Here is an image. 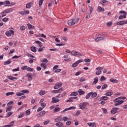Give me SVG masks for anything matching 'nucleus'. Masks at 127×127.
I'll return each instance as SVG.
<instances>
[{"instance_id": "dca6fc26", "label": "nucleus", "mask_w": 127, "mask_h": 127, "mask_svg": "<svg viewBox=\"0 0 127 127\" xmlns=\"http://www.w3.org/2000/svg\"><path fill=\"white\" fill-rule=\"evenodd\" d=\"M98 81H99V78H98V77H95L94 80L93 81V82L92 83V85H95V84H97V83H98Z\"/></svg>"}, {"instance_id": "1a4fd4ad", "label": "nucleus", "mask_w": 127, "mask_h": 127, "mask_svg": "<svg viewBox=\"0 0 127 127\" xmlns=\"http://www.w3.org/2000/svg\"><path fill=\"white\" fill-rule=\"evenodd\" d=\"M102 69H103V68L102 67H97L96 68V70H98V71L96 72V75H101V73H102Z\"/></svg>"}, {"instance_id": "e2e57ef3", "label": "nucleus", "mask_w": 127, "mask_h": 127, "mask_svg": "<svg viewBox=\"0 0 127 127\" xmlns=\"http://www.w3.org/2000/svg\"><path fill=\"white\" fill-rule=\"evenodd\" d=\"M20 29H21V30H25V26L22 25L20 27Z\"/></svg>"}, {"instance_id": "ddd939ff", "label": "nucleus", "mask_w": 127, "mask_h": 127, "mask_svg": "<svg viewBox=\"0 0 127 127\" xmlns=\"http://www.w3.org/2000/svg\"><path fill=\"white\" fill-rule=\"evenodd\" d=\"M56 126L57 127H64V124L61 122H58L56 124Z\"/></svg>"}, {"instance_id": "49530a36", "label": "nucleus", "mask_w": 127, "mask_h": 127, "mask_svg": "<svg viewBox=\"0 0 127 127\" xmlns=\"http://www.w3.org/2000/svg\"><path fill=\"white\" fill-rule=\"evenodd\" d=\"M24 114L23 113H21L20 115H18V119H21V118H23Z\"/></svg>"}, {"instance_id": "2f4dec72", "label": "nucleus", "mask_w": 127, "mask_h": 127, "mask_svg": "<svg viewBox=\"0 0 127 127\" xmlns=\"http://www.w3.org/2000/svg\"><path fill=\"white\" fill-rule=\"evenodd\" d=\"M13 114V112H8L7 115L5 117V118H9V117H10V116H11V115H12Z\"/></svg>"}, {"instance_id": "4be33fe9", "label": "nucleus", "mask_w": 127, "mask_h": 127, "mask_svg": "<svg viewBox=\"0 0 127 127\" xmlns=\"http://www.w3.org/2000/svg\"><path fill=\"white\" fill-rule=\"evenodd\" d=\"M104 95L105 96H108V97H111V96L113 95V92H106Z\"/></svg>"}, {"instance_id": "052dcab7", "label": "nucleus", "mask_w": 127, "mask_h": 127, "mask_svg": "<svg viewBox=\"0 0 127 127\" xmlns=\"http://www.w3.org/2000/svg\"><path fill=\"white\" fill-rule=\"evenodd\" d=\"M8 19H9L8 18L5 17V18H4L2 19V21H3L4 22H6V21H8Z\"/></svg>"}, {"instance_id": "37998d69", "label": "nucleus", "mask_w": 127, "mask_h": 127, "mask_svg": "<svg viewBox=\"0 0 127 127\" xmlns=\"http://www.w3.org/2000/svg\"><path fill=\"white\" fill-rule=\"evenodd\" d=\"M34 69L31 68V67H27V70L29 72H32Z\"/></svg>"}, {"instance_id": "6ab92c4d", "label": "nucleus", "mask_w": 127, "mask_h": 127, "mask_svg": "<svg viewBox=\"0 0 127 127\" xmlns=\"http://www.w3.org/2000/svg\"><path fill=\"white\" fill-rule=\"evenodd\" d=\"M97 92H90V95L92 96V97H93V98H96V97H97Z\"/></svg>"}, {"instance_id": "0eeeda50", "label": "nucleus", "mask_w": 127, "mask_h": 127, "mask_svg": "<svg viewBox=\"0 0 127 127\" xmlns=\"http://www.w3.org/2000/svg\"><path fill=\"white\" fill-rule=\"evenodd\" d=\"M64 89L63 87L60 88L59 90H53L52 91V94H59L63 91Z\"/></svg>"}, {"instance_id": "13d9d810", "label": "nucleus", "mask_w": 127, "mask_h": 127, "mask_svg": "<svg viewBox=\"0 0 127 127\" xmlns=\"http://www.w3.org/2000/svg\"><path fill=\"white\" fill-rule=\"evenodd\" d=\"M85 62H86L87 63H90L91 62V60L89 59H86L84 60Z\"/></svg>"}, {"instance_id": "f3484780", "label": "nucleus", "mask_w": 127, "mask_h": 127, "mask_svg": "<svg viewBox=\"0 0 127 127\" xmlns=\"http://www.w3.org/2000/svg\"><path fill=\"white\" fill-rule=\"evenodd\" d=\"M21 93H22L23 95H24L25 94H28V93H29V91H28V90L27 89L22 90L21 91Z\"/></svg>"}, {"instance_id": "ea45409f", "label": "nucleus", "mask_w": 127, "mask_h": 127, "mask_svg": "<svg viewBox=\"0 0 127 127\" xmlns=\"http://www.w3.org/2000/svg\"><path fill=\"white\" fill-rule=\"evenodd\" d=\"M107 25L108 27H110L113 25V22L112 21L108 22L107 24Z\"/></svg>"}, {"instance_id": "9b49d317", "label": "nucleus", "mask_w": 127, "mask_h": 127, "mask_svg": "<svg viewBox=\"0 0 127 127\" xmlns=\"http://www.w3.org/2000/svg\"><path fill=\"white\" fill-rule=\"evenodd\" d=\"M62 121H63V120L62 119V118L60 116H59L58 118H57L55 120V122L56 123H59V122H62Z\"/></svg>"}, {"instance_id": "bf43d9fd", "label": "nucleus", "mask_w": 127, "mask_h": 127, "mask_svg": "<svg viewBox=\"0 0 127 127\" xmlns=\"http://www.w3.org/2000/svg\"><path fill=\"white\" fill-rule=\"evenodd\" d=\"M106 80V77L104 76H102L100 78V81H105Z\"/></svg>"}, {"instance_id": "f257e3e1", "label": "nucleus", "mask_w": 127, "mask_h": 127, "mask_svg": "<svg viewBox=\"0 0 127 127\" xmlns=\"http://www.w3.org/2000/svg\"><path fill=\"white\" fill-rule=\"evenodd\" d=\"M79 20H80V18H79L69 20L67 21V24L68 25L70 26L74 25V24H76V23H78V22H79Z\"/></svg>"}, {"instance_id": "a18cd8bd", "label": "nucleus", "mask_w": 127, "mask_h": 127, "mask_svg": "<svg viewBox=\"0 0 127 127\" xmlns=\"http://www.w3.org/2000/svg\"><path fill=\"white\" fill-rule=\"evenodd\" d=\"M46 113V112L45 111H42L39 113V116H43L44 115H45Z\"/></svg>"}, {"instance_id": "a878e982", "label": "nucleus", "mask_w": 127, "mask_h": 127, "mask_svg": "<svg viewBox=\"0 0 127 127\" xmlns=\"http://www.w3.org/2000/svg\"><path fill=\"white\" fill-rule=\"evenodd\" d=\"M40 66L44 69H46L47 68V65H46V64H45L44 63L41 64Z\"/></svg>"}, {"instance_id": "4d7b16f0", "label": "nucleus", "mask_w": 127, "mask_h": 127, "mask_svg": "<svg viewBox=\"0 0 127 127\" xmlns=\"http://www.w3.org/2000/svg\"><path fill=\"white\" fill-rule=\"evenodd\" d=\"M120 13H121L122 14H126V15L127 14V13L126 11L123 10L120 11Z\"/></svg>"}, {"instance_id": "6e6d98bb", "label": "nucleus", "mask_w": 127, "mask_h": 127, "mask_svg": "<svg viewBox=\"0 0 127 127\" xmlns=\"http://www.w3.org/2000/svg\"><path fill=\"white\" fill-rule=\"evenodd\" d=\"M42 62L43 63L44 62H45L46 63H48V60H47V59L45 58L43 60V61H42Z\"/></svg>"}, {"instance_id": "e433bc0d", "label": "nucleus", "mask_w": 127, "mask_h": 127, "mask_svg": "<svg viewBox=\"0 0 127 127\" xmlns=\"http://www.w3.org/2000/svg\"><path fill=\"white\" fill-rule=\"evenodd\" d=\"M16 95L18 97H20V96H23V94H22L21 91H20V92H16Z\"/></svg>"}, {"instance_id": "4468645a", "label": "nucleus", "mask_w": 127, "mask_h": 127, "mask_svg": "<svg viewBox=\"0 0 127 127\" xmlns=\"http://www.w3.org/2000/svg\"><path fill=\"white\" fill-rule=\"evenodd\" d=\"M87 125H88V126H89V127H97V125H96V123H88Z\"/></svg>"}, {"instance_id": "72a5a7b5", "label": "nucleus", "mask_w": 127, "mask_h": 127, "mask_svg": "<svg viewBox=\"0 0 127 127\" xmlns=\"http://www.w3.org/2000/svg\"><path fill=\"white\" fill-rule=\"evenodd\" d=\"M10 63H11V61L10 60H7V61L4 62V65H8V64H10Z\"/></svg>"}, {"instance_id": "20e7f679", "label": "nucleus", "mask_w": 127, "mask_h": 127, "mask_svg": "<svg viewBox=\"0 0 127 127\" xmlns=\"http://www.w3.org/2000/svg\"><path fill=\"white\" fill-rule=\"evenodd\" d=\"M5 34L6 36H7V37H9L10 36H13V35H14V31L12 30H9L8 31H6L5 33Z\"/></svg>"}, {"instance_id": "473e14b6", "label": "nucleus", "mask_w": 127, "mask_h": 127, "mask_svg": "<svg viewBox=\"0 0 127 127\" xmlns=\"http://www.w3.org/2000/svg\"><path fill=\"white\" fill-rule=\"evenodd\" d=\"M78 93L77 92H73L71 94H70L71 97H73L74 96H77Z\"/></svg>"}, {"instance_id": "69168bd1", "label": "nucleus", "mask_w": 127, "mask_h": 127, "mask_svg": "<svg viewBox=\"0 0 127 127\" xmlns=\"http://www.w3.org/2000/svg\"><path fill=\"white\" fill-rule=\"evenodd\" d=\"M58 67H59V66L58 65H55L53 67V70H56V69H57L58 68Z\"/></svg>"}, {"instance_id": "a19ab883", "label": "nucleus", "mask_w": 127, "mask_h": 127, "mask_svg": "<svg viewBox=\"0 0 127 127\" xmlns=\"http://www.w3.org/2000/svg\"><path fill=\"white\" fill-rule=\"evenodd\" d=\"M43 1H44V0H39V6H41L42 5V3H43Z\"/></svg>"}, {"instance_id": "7c9ffc66", "label": "nucleus", "mask_w": 127, "mask_h": 127, "mask_svg": "<svg viewBox=\"0 0 127 127\" xmlns=\"http://www.w3.org/2000/svg\"><path fill=\"white\" fill-rule=\"evenodd\" d=\"M27 76L28 77L29 81H31V80H32V77L31 76V75H30V73H27Z\"/></svg>"}, {"instance_id": "3c124183", "label": "nucleus", "mask_w": 127, "mask_h": 127, "mask_svg": "<svg viewBox=\"0 0 127 127\" xmlns=\"http://www.w3.org/2000/svg\"><path fill=\"white\" fill-rule=\"evenodd\" d=\"M108 87V85H107L106 84L103 85L102 87V90H105V89H106V88Z\"/></svg>"}, {"instance_id": "bb28decb", "label": "nucleus", "mask_w": 127, "mask_h": 127, "mask_svg": "<svg viewBox=\"0 0 127 127\" xmlns=\"http://www.w3.org/2000/svg\"><path fill=\"white\" fill-rule=\"evenodd\" d=\"M7 78L9 80H11V81H13V79H15V80H17V78L16 77H13L11 76H9L7 77Z\"/></svg>"}, {"instance_id": "2eb2a0df", "label": "nucleus", "mask_w": 127, "mask_h": 127, "mask_svg": "<svg viewBox=\"0 0 127 127\" xmlns=\"http://www.w3.org/2000/svg\"><path fill=\"white\" fill-rule=\"evenodd\" d=\"M27 26L28 29H35V27L32 25H31L30 23L27 24Z\"/></svg>"}, {"instance_id": "39448f33", "label": "nucleus", "mask_w": 127, "mask_h": 127, "mask_svg": "<svg viewBox=\"0 0 127 127\" xmlns=\"http://www.w3.org/2000/svg\"><path fill=\"white\" fill-rule=\"evenodd\" d=\"M87 105H88V102H84L83 103H80L79 107L80 110H84V109L86 108V106H87Z\"/></svg>"}, {"instance_id": "6e6552de", "label": "nucleus", "mask_w": 127, "mask_h": 127, "mask_svg": "<svg viewBox=\"0 0 127 127\" xmlns=\"http://www.w3.org/2000/svg\"><path fill=\"white\" fill-rule=\"evenodd\" d=\"M118 109H119V108H117V107L113 108L112 109L111 112L112 115H116V114H117V112Z\"/></svg>"}, {"instance_id": "864d4df0", "label": "nucleus", "mask_w": 127, "mask_h": 127, "mask_svg": "<svg viewBox=\"0 0 127 127\" xmlns=\"http://www.w3.org/2000/svg\"><path fill=\"white\" fill-rule=\"evenodd\" d=\"M13 72H17V71H19V67H17V68H14L12 70Z\"/></svg>"}, {"instance_id": "c03bdc74", "label": "nucleus", "mask_w": 127, "mask_h": 127, "mask_svg": "<svg viewBox=\"0 0 127 127\" xmlns=\"http://www.w3.org/2000/svg\"><path fill=\"white\" fill-rule=\"evenodd\" d=\"M71 66L73 67V68H75V67H77V66H78V64L77 63V62L73 63Z\"/></svg>"}, {"instance_id": "680f3d73", "label": "nucleus", "mask_w": 127, "mask_h": 127, "mask_svg": "<svg viewBox=\"0 0 127 127\" xmlns=\"http://www.w3.org/2000/svg\"><path fill=\"white\" fill-rule=\"evenodd\" d=\"M68 117H63V121H64V122H66V121H68Z\"/></svg>"}, {"instance_id": "412c9836", "label": "nucleus", "mask_w": 127, "mask_h": 127, "mask_svg": "<svg viewBox=\"0 0 127 127\" xmlns=\"http://www.w3.org/2000/svg\"><path fill=\"white\" fill-rule=\"evenodd\" d=\"M30 49H31V51H32V52H36V47H34V46H32L30 47Z\"/></svg>"}, {"instance_id": "4c0bfd02", "label": "nucleus", "mask_w": 127, "mask_h": 127, "mask_svg": "<svg viewBox=\"0 0 127 127\" xmlns=\"http://www.w3.org/2000/svg\"><path fill=\"white\" fill-rule=\"evenodd\" d=\"M91 96V92H89L88 93V94L85 96V99L86 100H88V99H90V97Z\"/></svg>"}, {"instance_id": "79ce46f5", "label": "nucleus", "mask_w": 127, "mask_h": 127, "mask_svg": "<svg viewBox=\"0 0 127 127\" xmlns=\"http://www.w3.org/2000/svg\"><path fill=\"white\" fill-rule=\"evenodd\" d=\"M54 111V112H59L60 111V108L59 107H55Z\"/></svg>"}, {"instance_id": "9d476101", "label": "nucleus", "mask_w": 127, "mask_h": 127, "mask_svg": "<svg viewBox=\"0 0 127 127\" xmlns=\"http://www.w3.org/2000/svg\"><path fill=\"white\" fill-rule=\"evenodd\" d=\"M62 87V83L60 82L57 83L55 86H54V89H59V88H61Z\"/></svg>"}, {"instance_id": "8fccbe9b", "label": "nucleus", "mask_w": 127, "mask_h": 127, "mask_svg": "<svg viewBox=\"0 0 127 127\" xmlns=\"http://www.w3.org/2000/svg\"><path fill=\"white\" fill-rule=\"evenodd\" d=\"M89 10H90L89 13L92 14V12H93V10L94 9L92 6H89Z\"/></svg>"}, {"instance_id": "7ed1b4c3", "label": "nucleus", "mask_w": 127, "mask_h": 127, "mask_svg": "<svg viewBox=\"0 0 127 127\" xmlns=\"http://www.w3.org/2000/svg\"><path fill=\"white\" fill-rule=\"evenodd\" d=\"M13 10H14L12 8H7L4 10H3L2 11V12L1 13V14H6L7 13H10V12H12V11H13Z\"/></svg>"}, {"instance_id": "423d86ee", "label": "nucleus", "mask_w": 127, "mask_h": 127, "mask_svg": "<svg viewBox=\"0 0 127 127\" xmlns=\"http://www.w3.org/2000/svg\"><path fill=\"white\" fill-rule=\"evenodd\" d=\"M71 54L72 55H73V56H76L77 57H79V56H83L82 54L76 51H72Z\"/></svg>"}, {"instance_id": "5701e85b", "label": "nucleus", "mask_w": 127, "mask_h": 127, "mask_svg": "<svg viewBox=\"0 0 127 127\" xmlns=\"http://www.w3.org/2000/svg\"><path fill=\"white\" fill-rule=\"evenodd\" d=\"M117 25H124V20L123 21H119L117 23Z\"/></svg>"}, {"instance_id": "b1692460", "label": "nucleus", "mask_w": 127, "mask_h": 127, "mask_svg": "<svg viewBox=\"0 0 127 127\" xmlns=\"http://www.w3.org/2000/svg\"><path fill=\"white\" fill-rule=\"evenodd\" d=\"M78 93H79L80 96H82V95H85V92L83 91L82 89H79L78 90Z\"/></svg>"}, {"instance_id": "c9c22d12", "label": "nucleus", "mask_w": 127, "mask_h": 127, "mask_svg": "<svg viewBox=\"0 0 127 127\" xmlns=\"http://www.w3.org/2000/svg\"><path fill=\"white\" fill-rule=\"evenodd\" d=\"M11 108H12V106H8V107L7 108V109L6 110V113H7V112H10V111L11 110Z\"/></svg>"}, {"instance_id": "603ef678", "label": "nucleus", "mask_w": 127, "mask_h": 127, "mask_svg": "<svg viewBox=\"0 0 127 127\" xmlns=\"http://www.w3.org/2000/svg\"><path fill=\"white\" fill-rule=\"evenodd\" d=\"M25 113L27 116H29V115H30V110H26Z\"/></svg>"}, {"instance_id": "09e8293b", "label": "nucleus", "mask_w": 127, "mask_h": 127, "mask_svg": "<svg viewBox=\"0 0 127 127\" xmlns=\"http://www.w3.org/2000/svg\"><path fill=\"white\" fill-rule=\"evenodd\" d=\"M41 106L43 108V109H44V108L46 107V104H45V103H41Z\"/></svg>"}, {"instance_id": "f8f14e48", "label": "nucleus", "mask_w": 127, "mask_h": 127, "mask_svg": "<svg viewBox=\"0 0 127 127\" xmlns=\"http://www.w3.org/2000/svg\"><path fill=\"white\" fill-rule=\"evenodd\" d=\"M60 100H59L58 98H56V97H53L52 98V101L54 104H55L56 103H58Z\"/></svg>"}, {"instance_id": "0e129e2a", "label": "nucleus", "mask_w": 127, "mask_h": 127, "mask_svg": "<svg viewBox=\"0 0 127 127\" xmlns=\"http://www.w3.org/2000/svg\"><path fill=\"white\" fill-rule=\"evenodd\" d=\"M4 3H5V4H10V1H9V0H5Z\"/></svg>"}, {"instance_id": "774afa93", "label": "nucleus", "mask_w": 127, "mask_h": 127, "mask_svg": "<svg viewBox=\"0 0 127 127\" xmlns=\"http://www.w3.org/2000/svg\"><path fill=\"white\" fill-rule=\"evenodd\" d=\"M24 14H29V11L28 10H26L24 11Z\"/></svg>"}, {"instance_id": "cd10ccee", "label": "nucleus", "mask_w": 127, "mask_h": 127, "mask_svg": "<svg viewBox=\"0 0 127 127\" xmlns=\"http://www.w3.org/2000/svg\"><path fill=\"white\" fill-rule=\"evenodd\" d=\"M14 124V121L11 122L9 125H7V127H13V125Z\"/></svg>"}, {"instance_id": "5fc2aeb1", "label": "nucleus", "mask_w": 127, "mask_h": 127, "mask_svg": "<svg viewBox=\"0 0 127 127\" xmlns=\"http://www.w3.org/2000/svg\"><path fill=\"white\" fill-rule=\"evenodd\" d=\"M70 102H73V98L72 97L69 98V100L66 101L67 103H70Z\"/></svg>"}, {"instance_id": "de8ad7c7", "label": "nucleus", "mask_w": 127, "mask_h": 127, "mask_svg": "<svg viewBox=\"0 0 127 127\" xmlns=\"http://www.w3.org/2000/svg\"><path fill=\"white\" fill-rule=\"evenodd\" d=\"M91 13H88L86 14L85 18L87 19V18H90V17H91Z\"/></svg>"}, {"instance_id": "c756f323", "label": "nucleus", "mask_w": 127, "mask_h": 127, "mask_svg": "<svg viewBox=\"0 0 127 127\" xmlns=\"http://www.w3.org/2000/svg\"><path fill=\"white\" fill-rule=\"evenodd\" d=\"M5 95L6 96H10L11 95H14V92H7L5 93Z\"/></svg>"}, {"instance_id": "338daca9", "label": "nucleus", "mask_w": 127, "mask_h": 127, "mask_svg": "<svg viewBox=\"0 0 127 127\" xmlns=\"http://www.w3.org/2000/svg\"><path fill=\"white\" fill-rule=\"evenodd\" d=\"M21 69L22 70H25V69H27V65H24V66L21 67Z\"/></svg>"}, {"instance_id": "58836bf2", "label": "nucleus", "mask_w": 127, "mask_h": 127, "mask_svg": "<svg viewBox=\"0 0 127 127\" xmlns=\"http://www.w3.org/2000/svg\"><path fill=\"white\" fill-rule=\"evenodd\" d=\"M49 123H50V121H49V120L44 121L43 122L44 126H46L47 125H48V124H49Z\"/></svg>"}, {"instance_id": "393cba45", "label": "nucleus", "mask_w": 127, "mask_h": 127, "mask_svg": "<svg viewBox=\"0 0 127 127\" xmlns=\"http://www.w3.org/2000/svg\"><path fill=\"white\" fill-rule=\"evenodd\" d=\"M32 4V2H29L28 3L26 4V7L27 8H30L31 7Z\"/></svg>"}, {"instance_id": "f03ea898", "label": "nucleus", "mask_w": 127, "mask_h": 127, "mask_svg": "<svg viewBox=\"0 0 127 127\" xmlns=\"http://www.w3.org/2000/svg\"><path fill=\"white\" fill-rule=\"evenodd\" d=\"M121 98L118 97L115 99L113 102L115 103L114 106L115 107H117V106H120L122 105V104L124 103V101L120 100Z\"/></svg>"}, {"instance_id": "aec40b11", "label": "nucleus", "mask_w": 127, "mask_h": 127, "mask_svg": "<svg viewBox=\"0 0 127 127\" xmlns=\"http://www.w3.org/2000/svg\"><path fill=\"white\" fill-rule=\"evenodd\" d=\"M109 99V97L107 96H102L100 98L101 101H107Z\"/></svg>"}, {"instance_id": "a211bd4d", "label": "nucleus", "mask_w": 127, "mask_h": 127, "mask_svg": "<svg viewBox=\"0 0 127 127\" xmlns=\"http://www.w3.org/2000/svg\"><path fill=\"white\" fill-rule=\"evenodd\" d=\"M110 81L111 82V83H119V80L114 78H110Z\"/></svg>"}, {"instance_id": "c85d7f7f", "label": "nucleus", "mask_w": 127, "mask_h": 127, "mask_svg": "<svg viewBox=\"0 0 127 127\" xmlns=\"http://www.w3.org/2000/svg\"><path fill=\"white\" fill-rule=\"evenodd\" d=\"M123 18H127V15H120L119 17V19H123Z\"/></svg>"}, {"instance_id": "f704fd0d", "label": "nucleus", "mask_w": 127, "mask_h": 127, "mask_svg": "<svg viewBox=\"0 0 127 127\" xmlns=\"http://www.w3.org/2000/svg\"><path fill=\"white\" fill-rule=\"evenodd\" d=\"M40 96H43V95H45V91L43 90H41L39 93Z\"/></svg>"}]
</instances>
